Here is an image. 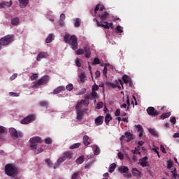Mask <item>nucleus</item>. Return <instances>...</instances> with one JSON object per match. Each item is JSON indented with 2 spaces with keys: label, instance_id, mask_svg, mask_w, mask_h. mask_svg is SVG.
I'll return each instance as SVG.
<instances>
[{
  "label": "nucleus",
  "instance_id": "nucleus-1",
  "mask_svg": "<svg viewBox=\"0 0 179 179\" xmlns=\"http://www.w3.org/2000/svg\"><path fill=\"white\" fill-rule=\"evenodd\" d=\"M29 142L31 143L30 148L31 150H34L35 149V155H38V153H41L42 152H44V150L43 148L37 149V144L36 143H41L43 142V140H41V138L38 136L32 137L30 138Z\"/></svg>",
  "mask_w": 179,
  "mask_h": 179
},
{
  "label": "nucleus",
  "instance_id": "nucleus-2",
  "mask_svg": "<svg viewBox=\"0 0 179 179\" xmlns=\"http://www.w3.org/2000/svg\"><path fill=\"white\" fill-rule=\"evenodd\" d=\"M64 41L71 45L72 50H78V38L76 36L66 34L64 36Z\"/></svg>",
  "mask_w": 179,
  "mask_h": 179
},
{
  "label": "nucleus",
  "instance_id": "nucleus-3",
  "mask_svg": "<svg viewBox=\"0 0 179 179\" xmlns=\"http://www.w3.org/2000/svg\"><path fill=\"white\" fill-rule=\"evenodd\" d=\"M5 173L10 177H16L17 169L13 164H8L5 166Z\"/></svg>",
  "mask_w": 179,
  "mask_h": 179
},
{
  "label": "nucleus",
  "instance_id": "nucleus-4",
  "mask_svg": "<svg viewBox=\"0 0 179 179\" xmlns=\"http://www.w3.org/2000/svg\"><path fill=\"white\" fill-rule=\"evenodd\" d=\"M14 40L15 36L13 35H7L0 39V47L1 45H8Z\"/></svg>",
  "mask_w": 179,
  "mask_h": 179
},
{
  "label": "nucleus",
  "instance_id": "nucleus-5",
  "mask_svg": "<svg viewBox=\"0 0 179 179\" xmlns=\"http://www.w3.org/2000/svg\"><path fill=\"white\" fill-rule=\"evenodd\" d=\"M9 132L13 139H17V138H23V132H22L21 131H17L15 128H10Z\"/></svg>",
  "mask_w": 179,
  "mask_h": 179
},
{
  "label": "nucleus",
  "instance_id": "nucleus-6",
  "mask_svg": "<svg viewBox=\"0 0 179 179\" xmlns=\"http://www.w3.org/2000/svg\"><path fill=\"white\" fill-rule=\"evenodd\" d=\"M48 80H50V77H48V76H44L38 81L34 83V87L45 85V83H48Z\"/></svg>",
  "mask_w": 179,
  "mask_h": 179
},
{
  "label": "nucleus",
  "instance_id": "nucleus-7",
  "mask_svg": "<svg viewBox=\"0 0 179 179\" xmlns=\"http://www.w3.org/2000/svg\"><path fill=\"white\" fill-rule=\"evenodd\" d=\"M76 120L78 121H82L83 120V117H85V113L87 111V110H85L82 108H76Z\"/></svg>",
  "mask_w": 179,
  "mask_h": 179
},
{
  "label": "nucleus",
  "instance_id": "nucleus-8",
  "mask_svg": "<svg viewBox=\"0 0 179 179\" xmlns=\"http://www.w3.org/2000/svg\"><path fill=\"white\" fill-rule=\"evenodd\" d=\"M77 55H83V54H85L86 58H90V48L88 47L85 48V49H78L76 52Z\"/></svg>",
  "mask_w": 179,
  "mask_h": 179
},
{
  "label": "nucleus",
  "instance_id": "nucleus-9",
  "mask_svg": "<svg viewBox=\"0 0 179 179\" xmlns=\"http://www.w3.org/2000/svg\"><path fill=\"white\" fill-rule=\"evenodd\" d=\"M110 86L113 89H115V87H117V89H121V87H124L122 80H116L115 83H110Z\"/></svg>",
  "mask_w": 179,
  "mask_h": 179
},
{
  "label": "nucleus",
  "instance_id": "nucleus-10",
  "mask_svg": "<svg viewBox=\"0 0 179 179\" xmlns=\"http://www.w3.org/2000/svg\"><path fill=\"white\" fill-rule=\"evenodd\" d=\"M33 121H36V116L34 115H29L27 117H24L22 120H21V124H27L33 122Z\"/></svg>",
  "mask_w": 179,
  "mask_h": 179
},
{
  "label": "nucleus",
  "instance_id": "nucleus-11",
  "mask_svg": "<svg viewBox=\"0 0 179 179\" xmlns=\"http://www.w3.org/2000/svg\"><path fill=\"white\" fill-rule=\"evenodd\" d=\"M147 113L148 115H150L151 117H157V115H159V112L157 110L155 109V108L152 106L147 108Z\"/></svg>",
  "mask_w": 179,
  "mask_h": 179
},
{
  "label": "nucleus",
  "instance_id": "nucleus-12",
  "mask_svg": "<svg viewBox=\"0 0 179 179\" xmlns=\"http://www.w3.org/2000/svg\"><path fill=\"white\" fill-rule=\"evenodd\" d=\"M125 138H127V142H129L134 139V135L131 134L130 132H126L124 133V135L120 137V141L122 142L123 141L125 140Z\"/></svg>",
  "mask_w": 179,
  "mask_h": 179
},
{
  "label": "nucleus",
  "instance_id": "nucleus-13",
  "mask_svg": "<svg viewBox=\"0 0 179 179\" xmlns=\"http://www.w3.org/2000/svg\"><path fill=\"white\" fill-rule=\"evenodd\" d=\"M83 106L85 107H87L89 106V101L86 99H82L80 102H78L76 106V108H83Z\"/></svg>",
  "mask_w": 179,
  "mask_h": 179
},
{
  "label": "nucleus",
  "instance_id": "nucleus-14",
  "mask_svg": "<svg viewBox=\"0 0 179 179\" xmlns=\"http://www.w3.org/2000/svg\"><path fill=\"white\" fill-rule=\"evenodd\" d=\"M131 173L134 176V177H136V178L139 179L142 177V171L138 170L136 168H133L131 169Z\"/></svg>",
  "mask_w": 179,
  "mask_h": 179
},
{
  "label": "nucleus",
  "instance_id": "nucleus-15",
  "mask_svg": "<svg viewBox=\"0 0 179 179\" xmlns=\"http://www.w3.org/2000/svg\"><path fill=\"white\" fill-rule=\"evenodd\" d=\"M122 80L124 83L127 84V86H129L130 87H132V80L130 78L129 76L127 75H124L122 77Z\"/></svg>",
  "mask_w": 179,
  "mask_h": 179
},
{
  "label": "nucleus",
  "instance_id": "nucleus-16",
  "mask_svg": "<svg viewBox=\"0 0 179 179\" xmlns=\"http://www.w3.org/2000/svg\"><path fill=\"white\" fill-rule=\"evenodd\" d=\"M65 162V157H60L53 165V169H58L61 166V164Z\"/></svg>",
  "mask_w": 179,
  "mask_h": 179
},
{
  "label": "nucleus",
  "instance_id": "nucleus-17",
  "mask_svg": "<svg viewBox=\"0 0 179 179\" xmlns=\"http://www.w3.org/2000/svg\"><path fill=\"white\" fill-rule=\"evenodd\" d=\"M96 24L99 27H104L105 29H110V27H113V23H108V22H104L103 24H100V22L96 20Z\"/></svg>",
  "mask_w": 179,
  "mask_h": 179
},
{
  "label": "nucleus",
  "instance_id": "nucleus-18",
  "mask_svg": "<svg viewBox=\"0 0 179 179\" xmlns=\"http://www.w3.org/2000/svg\"><path fill=\"white\" fill-rule=\"evenodd\" d=\"M118 171L120 174H128L129 173V169L127 166H122L118 168Z\"/></svg>",
  "mask_w": 179,
  "mask_h": 179
},
{
  "label": "nucleus",
  "instance_id": "nucleus-19",
  "mask_svg": "<svg viewBox=\"0 0 179 179\" xmlns=\"http://www.w3.org/2000/svg\"><path fill=\"white\" fill-rule=\"evenodd\" d=\"M103 10H104V6L101 4L96 5L94 13V16H96V14L100 13V12H103Z\"/></svg>",
  "mask_w": 179,
  "mask_h": 179
},
{
  "label": "nucleus",
  "instance_id": "nucleus-20",
  "mask_svg": "<svg viewBox=\"0 0 179 179\" xmlns=\"http://www.w3.org/2000/svg\"><path fill=\"white\" fill-rule=\"evenodd\" d=\"M12 6V1H3L0 3V9H3V8H10Z\"/></svg>",
  "mask_w": 179,
  "mask_h": 179
},
{
  "label": "nucleus",
  "instance_id": "nucleus-21",
  "mask_svg": "<svg viewBox=\"0 0 179 179\" xmlns=\"http://www.w3.org/2000/svg\"><path fill=\"white\" fill-rule=\"evenodd\" d=\"M43 58H48V53L45 52H41L36 57V60L41 61Z\"/></svg>",
  "mask_w": 179,
  "mask_h": 179
},
{
  "label": "nucleus",
  "instance_id": "nucleus-22",
  "mask_svg": "<svg viewBox=\"0 0 179 179\" xmlns=\"http://www.w3.org/2000/svg\"><path fill=\"white\" fill-rule=\"evenodd\" d=\"M104 121V117L103 116H98L95 119V124L99 127V125H101L103 124V122Z\"/></svg>",
  "mask_w": 179,
  "mask_h": 179
},
{
  "label": "nucleus",
  "instance_id": "nucleus-23",
  "mask_svg": "<svg viewBox=\"0 0 179 179\" xmlns=\"http://www.w3.org/2000/svg\"><path fill=\"white\" fill-rule=\"evenodd\" d=\"M139 164L142 167H146L148 166V157H144L139 160Z\"/></svg>",
  "mask_w": 179,
  "mask_h": 179
},
{
  "label": "nucleus",
  "instance_id": "nucleus-24",
  "mask_svg": "<svg viewBox=\"0 0 179 179\" xmlns=\"http://www.w3.org/2000/svg\"><path fill=\"white\" fill-rule=\"evenodd\" d=\"M91 148L93 149L95 156L100 155V148L97 145H92Z\"/></svg>",
  "mask_w": 179,
  "mask_h": 179
},
{
  "label": "nucleus",
  "instance_id": "nucleus-25",
  "mask_svg": "<svg viewBox=\"0 0 179 179\" xmlns=\"http://www.w3.org/2000/svg\"><path fill=\"white\" fill-rule=\"evenodd\" d=\"M64 91H65V87L60 86L56 88L53 91V94H58L59 93H61L62 92H64Z\"/></svg>",
  "mask_w": 179,
  "mask_h": 179
},
{
  "label": "nucleus",
  "instance_id": "nucleus-26",
  "mask_svg": "<svg viewBox=\"0 0 179 179\" xmlns=\"http://www.w3.org/2000/svg\"><path fill=\"white\" fill-rule=\"evenodd\" d=\"M78 76L82 83H85V82H86V74H85V72L83 71L81 73H79Z\"/></svg>",
  "mask_w": 179,
  "mask_h": 179
},
{
  "label": "nucleus",
  "instance_id": "nucleus-27",
  "mask_svg": "<svg viewBox=\"0 0 179 179\" xmlns=\"http://www.w3.org/2000/svg\"><path fill=\"white\" fill-rule=\"evenodd\" d=\"M6 132V128L3 127V126H0V139L1 141H3V134Z\"/></svg>",
  "mask_w": 179,
  "mask_h": 179
},
{
  "label": "nucleus",
  "instance_id": "nucleus-28",
  "mask_svg": "<svg viewBox=\"0 0 179 179\" xmlns=\"http://www.w3.org/2000/svg\"><path fill=\"white\" fill-rule=\"evenodd\" d=\"M137 129H138V136L140 138H142V136H143V127H142V126H141V124L138 125H136Z\"/></svg>",
  "mask_w": 179,
  "mask_h": 179
},
{
  "label": "nucleus",
  "instance_id": "nucleus-29",
  "mask_svg": "<svg viewBox=\"0 0 179 179\" xmlns=\"http://www.w3.org/2000/svg\"><path fill=\"white\" fill-rule=\"evenodd\" d=\"M20 8H26L29 3V0H18Z\"/></svg>",
  "mask_w": 179,
  "mask_h": 179
},
{
  "label": "nucleus",
  "instance_id": "nucleus-30",
  "mask_svg": "<svg viewBox=\"0 0 179 179\" xmlns=\"http://www.w3.org/2000/svg\"><path fill=\"white\" fill-rule=\"evenodd\" d=\"M11 24L13 26H19L20 24V20H19V17H15L11 20Z\"/></svg>",
  "mask_w": 179,
  "mask_h": 179
},
{
  "label": "nucleus",
  "instance_id": "nucleus-31",
  "mask_svg": "<svg viewBox=\"0 0 179 179\" xmlns=\"http://www.w3.org/2000/svg\"><path fill=\"white\" fill-rule=\"evenodd\" d=\"M83 141L85 146H89V145H90V143L89 142V136L87 135L84 136L83 138Z\"/></svg>",
  "mask_w": 179,
  "mask_h": 179
},
{
  "label": "nucleus",
  "instance_id": "nucleus-32",
  "mask_svg": "<svg viewBox=\"0 0 179 179\" xmlns=\"http://www.w3.org/2000/svg\"><path fill=\"white\" fill-rule=\"evenodd\" d=\"M64 20H65V14L62 13L60 15L59 26H62V27L65 26V22H64Z\"/></svg>",
  "mask_w": 179,
  "mask_h": 179
},
{
  "label": "nucleus",
  "instance_id": "nucleus-33",
  "mask_svg": "<svg viewBox=\"0 0 179 179\" xmlns=\"http://www.w3.org/2000/svg\"><path fill=\"white\" fill-rule=\"evenodd\" d=\"M63 157H64L65 160H66V159H72V154L69 151L66 152L63 154Z\"/></svg>",
  "mask_w": 179,
  "mask_h": 179
},
{
  "label": "nucleus",
  "instance_id": "nucleus-34",
  "mask_svg": "<svg viewBox=\"0 0 179 179\" xmlns=\"http://www.w3.org/2000/svg\"><path fill=\"white\" fill-rule=\"evenodd\" d=\"M101 20H106L108 17V13L105 12L103 14L99 13Z\"/></svg>",
  "mask_w": 179,
  "mask_h": 179
},
{
  "label": "nucleus",
  "instance_id": "nucleus-35",
  "mask_svg": "<svg viewBox=\"0 0 179 179\" xmlns=\"http://www.w3.org/2000/svg\"><path fill=\"white\" fill-rule=\"evenodd\" d=\"M111 120H113L111 115H106V116L105 117V124L106 125H108Z\"/></svg>",
  "mask_w": 179,
  "mask_h": 179
},
{
  "label": "nucleus",
  "instance_id": "nucleus-36",
  "mask_svg": "<svg viewBox=\"0 0 179 179\" xmlns=\"http://www.w3.org/2000/svg\"><path fill=\"white\" fill-rule=\"evenodd\" d=\"M115 167H117V165L114 163L111 164L109 166V173H114V171L115 170Z\"/></svg>",
  "mask_w": 179,
  "mask_h": 179
},
{
  "label": "nucleus",
  "instance_id": "nucleus-37",
  "mask_svg": "<svg viewBox=\"0 0 179 179\" xmlns=\"http://www.w3.org/2000/svg\"><path fill=\"white\" fill-rule=\"evenodd\" d=\"M148 131L151 135H152V136H158L157 131H156L155 129L149 128Z\"/></svg>",
  "mask_w": 179,
  "mask_h": 179
},
{
  "label": "nucleus",
  "instance_id": "nucleus-38",
  "mask_svg": "<svg viewBox=\"0 0 179 179\" xmlns=\"http://www.w3.org/2000/svg\"><path fill=\"white\" fill-rule=\"evenodd\" d=\"M83 162H85V157L84 156L79 157L76 159L77 164H82V163H83Z\"/></svg>",
  "mask_w": 179,
  "mask_h": 179
},
{
  "label": "nucleus",
  "instance_id": "nucleus-39",
  "mask_svg": "<svg viewBox=\"0 0 179 179\" xmlns=\"http://www.w3.org/2000/svg\"><path fill=\"white\" fill-rule=\"evenodd\" d=\"M52 40H54V34H49V36L47 37L45 41H46L47 43H51V41H52Z\"/></svg>",
  "mask_w": 179,
  "mask_h": 179
},
{
  "label": "nucleus",
  "instance_id": "nucleus-40",
  "mask_svg": "<svg viewBox=\"0 0 179 179\" xmlns=\"http://www.w3.org/2000/svg\"><path fill=\"white\" fill-rule=\"evenodd\" d=\"M73 20H74V26H75V27H79V26H80V19L76 18Z\"/></svg>",
  "mask_w": 179,
  "mask_h": 179
},
{
  "label": "nucleus",
  "instance_id": "nucleus-41",
  "mask_svg": "<svg viewBox=\"0 0 179 179\" xmlns=\"http://www.w3.org/2000/svg\"><path fill=\"white\" fill-rule=\"evenodd\" d=\"M170 115H171V113L170 112H167L166 113H164L161 115V118L162 120H164L165 118H169V117H170Z\"/></svg>",
  "mask_w": 179,
  "mask_h": 179
},
{
  "label": "nucleus",
  "instance_id": "nucleus-42",
  "mask_svg": "<svg viewBox=\"0 0 179 179\" xmlns=\"http://www.w3.org/2000/svg\"><path fill=\"white\" fill-rule=\"evenodd\" d=\"M176 169H174L173 171H171V173H172L173 178L178 179V178H179V175L177 174V173H176Z\"/></svg>",
  "mask_w": 179,
  "mask_h": 179
},
{
  "label": "nucleus",
  "instance_id": "nucleus-43",
  "mask_svg": "<svg viewBox=\"0 0 179 179\" xmlns=\"http://www.w3.org/2000/svg\"><path fill=\"white\" fill-rule=\"evenodd\" d=\"M45 143H46V145H51V143H52V138L47 137L45 138Z\"/></svg>",
  "mask_w": 179,
  "mask_h": 179
},
{
  "label": "nucleus",
  "instance_id": "nucleus-44",
  "mask_svg": "<svg viewBox=\"0 0 179 179\" xmlns=\"http://www.w3.org/2000/svg\"><path fill=\"white\" fill-rule=\"evenodd\" d=\"M45 163H47V164L49 167L54 169V164H52V162H51V160L50 159H45Z\"/></svg>",
  "mask_w": 179,
  "mask_h": 179
},
{
  "label": "nucleus",
  "instance_id": "nucleus-45",
  "mask_svg": "<svg viewBox=\"0 0 179 179\" xmlns=\"http://www.w3.org/2000/svg\"><path fill=\"white\" fill-rule=\"evenodd\" d=\"M80 146V143H74L72 145L70 146V149H78Z\"/></svg>",
  "mask_w": 179,
  "mask_h": 179
},
{
  "label": "nucleus",
  "instance_id": "nucleus-46",
  "mask_svg": "<svg viewBox=\"0 0 179 179\" xmlns=\"http://www.w3.org/2000/svg\"><path fill=\"white\" fill-rule=\"evenodd\" d=\"M66 90H69V92H71V90H73V85L72 84H69L66 86Z\"/></svg>",
  "mask_w": 179,
  "mask_h": 179
},
{
  "label": "nucleus",
  "instance_id": "nucleus-47",
  "mask_svg": "<svg viewBox=\"0 0 179 179\" xmlns=\"http://www.w3.org/2000/svg\"><path fill=\"white\" fill-rule=\"evenodd\" d=\"M86 92V88L81 89L77 94L78 96H82V94H85V92Z\"/></svg>",
  "mask_w": 179,
  "mask_h": 179
},
{
  "label": "nucleus",
  "instance_id": "nucleus-48",
  "mask_svg": "<svg viewBox=\"0 0 179 179\" xmlns=\"http://www.w3.org/2000/svg\"><path fill=\"white\" fill-rule=\"evenodd\" d=\"M9 96L10 97H19V93H17V92H9Z\"/></svg>",
  "mask_w": 179,
  "mask_h": 179
},
{
  "label": "nucleus",
  "instance_id": "nucleus-49",
  "mask_svg": "<svg viewBox=\"0 0 179 179\" xmlns=\"http://www.w3.org/2000/svg\"><path fill=\"white\" fill-rule=\"evenodd\" d=\"M103 106H104V103H103V102H99L96 105V108L98 110H100V108H103Z\"/></svg>",
  "mask_w": 179,
  "mask_h": 179
},
{
  "label": "nucleus",
  "instance_id": "nucleus-50",
  "mask_svg": "<svg viewBox=\"0 0 179 179\" xmlns=\"http://www.w3.org/2000/svg\"><path fill=\"white\" fill-rule=\"evenodd\" d=\"M40 105L42 107H47V106H48V102L45 101H41Z\"/></svg>",
  "mask_w": 179,
  "mask_h": 179
},
{
  "label": "nucleus",
  "instance_id": "nucleus-51",
  "mask_svg": "<svg viewBox=\"0 0 179 179\" xmlns=\"http://www.w3.org/2000/svg\"><path fill=\"white\" fill-rule=\"evenodd\" d=\"M99 90V87L96 85H94L92 87V92H97Z\"/></svg>",
  "mask_w": 179,
  "mask_h": 179
},
{
  "label": "nucleus",
  "instance_id": "nucleus-52",
  "mask_svg": "<svg viewBox=\"0 0 179 179\" xmlns=\"http://www.w3.org/2000/svg\"><path fill=\"white\" fill-rule=\"evenodd\" d=\"M91 96L92 99H97V92L96 91H92Z\"/></svg>",
  "mask_w": 179,
  "mask_h": 179
},
{
  "label": "nucleus",
  "instance_id": "nucleus-53",
  "mask_svg": "<svg viewBox=\"0 0 179 179\" xmlns=\"http://www.w3.org/2000/svg\"><path fill=\"white\" fill-rule=\"evenodd\" d=\"M122 28L121 27V26L118 25L116 27V33H122Z\"/></svg>",
  "mask_w": 179,
  "mask_h": 179
},
{
  "label": "nucleus",
  "instance_id": "nucleus-54",
  "mask_svg": "<svg viewBox=\"0 0 179 179\" xmlns=\"http://www.w3.org/2000/svg\"><path fill=\"white\" fill-rule=\"evenodd\" d=\"M78 176H79V172H76L72 175L71 179H77Z\"/></svg>",
  "mask_w": 179,
  "mask_h": 179
},
{
  "label": "nucleus",
  "instance_id": "nucleus-55",
  "mask_svg": "<svg viewBox=\"0 0 179 179\" xmlns=\"http://www.w3.org/2000/svg\"><path fill=\"white\" fill-rule=\"evenodd\" d=\"M120 114H121V110L117 109L115 112V117H120Z\"/></svg>",
  "mask_w": 179,
  "mask_h": 179
},
{
  "label": "nucleus",
  "instance_id": "nucleus-56",
  "mask_svg": "<svg viewBox=\"0 0 179 179\" xmlns=\"http://www.w3.org/2000/svg\"><path fill=\"white\" fill-rule=\"evenodd\" d=\"M30 78L31 80H34V79H37V78H38V75H37V73H34L32 76H31Z\"/></svg>",
  "mask_w": 179,
  "mask_h": 179
},
{
  "label": "nucleus",
  "instance_id": "nucleus-57",
  "mask_svg": "<svg viewBox=\"0 0 179 179\" xmlns=\"http://www.w3.org/2000/svg\"><path fill=\"white\" fill-rule=\"evenodd\" d=\"M94 64H95V65H99V64H100V59L97 57L94 58Z\"/></svg>",
  "mask_w": 179,
  "mask_h": 179
},
{
  "label": "nucleus",
  "instance_id": "nucleus-58",
  "mask_svg": "<svg viewBox=\"0 0 179 179\" xmlns=\"http://www.w3.org/2000/svg\"><path fill=\"white\" fill-rule=\"evenodd\" d=\"M76 64L77 66H78V67L82 66V63H80V59H77L76 60Z\"/></svg>",
  "mask_w": 179,
  "mask_h": 179
},
{
  "label": "nucleus",
  "instance_id": "nucleus-59",
  "mask_svg": "<svg viewBox=\"0 0 179 179\" xmlns=\"http://www.w3.org/2000/svg\"><path fill=\"white\" fill-rule=\"evenodd\" d=\"M171 167H173V162L169 161L167 162V168L168 169H171Z\"/></svg>",
  "mask_w": 179,
  "mask_h": 179
},
{
  "label": "nucleus",
  "instance_id": "nucleus-60",
  "mask_svg": "<svg viewBox=\"0 0 179 179\" xmlns=\"http://www.w3.org/2000/svg\"><path fill=\"white\" fill-rule=\"evenodd\" d=\"M16 78H17V73H14L11 76V77L10 78V80H15V79H16Z\"/></svg>",
  "mask_w": 179,
  "mask_h": 179
},
{
  "label": "nucleus",
  "instance_id": "nucleus-61",
  "mask_svg": "<svg viewBox=\"0 0 179 179\" xmlns=\"http://www.w3.org/2000/svg\"><path fill=\"white\" fill-rule=\"evenodd\" d=\"M153 150V152H155V153H157V155H159V148L158 147H154L152 149Z\"/></svg>",
  "mask_w": 179,
  "mask_h": 179
},
{
  "label": "nucleus",
  "instance_id": "nucleus-62",
  "mask_svg": "<svg viewBox=\"0 0 179 179\" xmlns=\"http://www.w3.org/2000/svg\"><path fill=\"white\" fill-rule=\"evenodd\" d=\"M118 157L120 160H124V154H122V152H119Z\"/></svg>",
  "mask_w": 179,
  "mask_h": 179
},
{
  "label": "nucleus",
  "instance_id": "nucleus-63",
  "mask_svg": "<svg viewBox=\"0 0 179 179\" xmlns=\"http://www.w3.org/2000/svg\"><path fill=\"white\" fill-rule=\"evenodd\" d=\"M170 121H171V122L172 124H176V117H171Z\"/></svg>",
  "mask_w": 179,
  "mask_h": 179
},
{
  "label": "nucleus",
  "instance_id": "nucleus-64",
  "mask_svg": "<svg viewBox=\"0 0 179 179\" xmlns=\"http://www.w3.org/2000/svg\"><path fill=\"white\" fill-rule=\"evenodd\" d=\"M160 150L162 151V153H166V148L163 145H160Z\"/></svg>",
  "mask_w": 179,
  "mask_h": 179
}]
</instances>
